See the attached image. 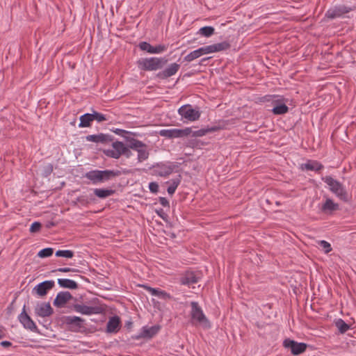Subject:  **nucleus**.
Segmentation results:
<instances>
[{
	"label": "nucleus",
	"mask_w": 356,
	"mask_h": 356,
	"mask_svg": "<svg viewBox=\"0 0 356 356\" xmlns=\"http://www.w3.org/2000/svg\"><path fill=\"white\" fill-rule=\"evenodd\" d=\"M128 170H92L85 173L84 177L93 185H97L113 180L122 174H127Z\"/></svg>",
	"instance_id": "obj_1"
},
{
	"label": "nucleus",
	"mask_w": 356,
	"mask_h": 356,
	"mask_svg": "<svg viewBox=\"0 0 356 356\" xmlns=\"http://www.w3.org/2000/svg\"><path fill=\"white\" fill-rule=\"evenodd\" d=\"M191 322L193 325H199L204 328H209L211 324L208 318L206 317L202 307L199 303L195 301L191 302Z\"/></svg>",
	"instance_id": "obj_2"
},
{
	"label": "nucleus",
	"mask_w": 356,
	"mask_h": 356,
	"mask_svg": "<svg viewBox=\"0 0 356 356\" xmlns=\"http://www.w3.org/2000/svg\"><path fill=\"white\" fill-rule=\"evenodd\" d=\"M167 63L164 58H141L137 61V65L139 69L145 71H155L161 69Z\"/></svg>",
	"instance_id": "obj_3"
},
{
	"label": "nucleus",
	"mask_w": 356,
	"mask_h": 356,
	"mask_svg": "<svg viewBox=\"0 0 356 356\" xmlns=\"http://www.w3.org/2000/svg\"><path fill=\"white\" fill-rule=\"evenodd\" d=\"M321 179L329 186L330 191L338 198L343 201L348 200L347 192L341 183L333 179L331 176L322 177Z\"/></svg>",
	"instance_id": "obj_4"
},
{
	"label": "nucleus",
	"mask_w": 356,
	"mask_h": 356,
	"mask_svg": "<svg viewBox=\"0 0 356 356\" xmlns=\"http://www.w3.org/2000/svg\"><path fill=\"white\" fill-rule=\"evenodd\" d=\"M129 147L138 152L137 159L139 163L146 161L149 155L147 145L142 141L131 138L129 140Z\"/></svg>",
	"instance_id": "obj_5"
},
{
	"label": "nucleus",
	"mask_w": 356,
	"mask_h": 356,
	"mask_svg": "<svg viewBox=\"0 0 356 356\" xmlns=\"http://www.w3.org/2000/svg\"><path fill=\"white\" fill-rule=\"evenodd\" d=\"M178 113L181 119L186 121L194 122L197 120L201 113L199 108H193L191 104H184L178 109Z\"/></svg>",
	"instance_id": "obj_6"
},
{
	"label": "nucleus",
	"mask_w": 356,
	"mask_h": 356,
	"mask_svg": "<svg viewBox=\"0 0 356 356\" xmlns=\"http://www.w3.org/2000/svg\"><path fill=\"white\" fill-rule=\"evenodd\" d=\"M63 322L68 329L74 332H80L85 329V320L75 316H65L63 317Z\"/></svg>",
	"instance_id": "obj_7"
},
{
	"label": "nucleus",
	"mask_w": 356,
	"mask_h": 356,
	"mask_svg": "<svg viewBox=\"0 0 356 356\" xmlns=\"http://www.w3.org/2000/svg\"><path fill=\"white\" fill-rule=\"evenodd\" d=\"M230 48V44L227 41L219 43L212 44L210 45L202 47L196 49L199 58L204 54L219 52L227 50Z\"/></svg>",
	"instance_id": "obj_8"
},
{
	"label": "nucleus",
	"mask_w": 356,
	"mask_h": 356,
	"mask_svg": "<svg viewBox=\"0 0 356 356\" xmlns=\"http://www.w3.org/2000/svg\"><path fill=\"white\" fill-rule=\"evenodd\" d=\"M191 134V128L186 127L184 129H161L159 131L161 136L167 138H183L190 136Z\"/></svg>",
	"instance_id": "obj_9"
},
{
	"label": "nucleus",
	"mask_w": 356,
	"mask_h": 356,
	"mask_svg": "<svg viewBox=\"0 0 356 356\" xmlns=\"http://www.w3.org/2000/svg\"><path fill=\"white\" fill-rule=\"evenodd\" d=\"M285 348L289 349L293 355H298L306 350L307 345L303 342H297L290 339H286L283 341Z\"/></svg>",
	"instance_id": "obj_10"
},
{
	"label": "nucleus",
	"mask_w": 356,
	"mask_h": 356,
	"mask_svg": "<svg viewBox=\"0 0 356 356\" xmlns=\"http://www.w3.org/2000/svg\"><path fill=\"white\" fill-rule=\"evenodd\" d=\"M178 165L175 163H161L154 167V172L156 175L160 177H168L172 173Z\"/></svg>",
	"instance_id": "obj_11"
},
{
	"label": "nucleus",
	"mask_w": 356,
	"mask_h": 356,
	"mask_svg": "<svg viewBox=\"0 0 356 356\" xmlns=\"http://www.w3.org/2000/svg\"><path fill=\"white\" fill-rule=\"evenodd\" d=\"M18 320L25 329L32 332H36L38 327L35 322L28 315L26 310V305H24L22 312L18 316Z\"/></svg>",
	"instance_id": "obj_12"
},
{
	"label": "nucleus",
	"mask_w": 356,
	"mask_h": 356,
	"mask_svg": "<svg viewBox=\"0 0 356 356\" xmlns=\"http://www.w3.org/2000/svg\"><path fill=\"white\" fill-rule=\"evenodd\" d=\"M353 10V8L344 5H338L330 8L325 13V16L331 19L343 17L345 14Z\"/></svg>",
	"instance_id": "obj_13"
},
{
	"label": "nucleus",
	"mask_w": 356,
	"mask_h": 356,
	"mask_svg": "<svg viewBox=\"0 0 356 356\" xmlns=\"http://www.w3.org/2000/svg\"><path fill=\"white\" fill-rule=\"evenodd\" d=\"M73 307L76 312L84 315L99 314L104 312V309L101 306L92 307L81 304H75Z\"/></svg>",
	"instance_id": "obj_14"
},
{
	"label": "nucleus",
	"mask_w": 356,
	"mask_h": 356,
	"mask_svg": "<svg viewBox=\"0 0 356 356\" xmlns=\"http://www.w3.org/2000/svg\"><path fill=\"white\" fill-rule=\"evenodd\" d=\"M200 279V273L195 271H186L179 278V283L181 285L190 286L196 284Z\"/></svg>",
	"instance_id": "obj_15"
},
{
	"label": "nucleus",
	"mask_w": 356,
	"mask_h": 356,
	"mask_svg": "<svg viewBox=\"0 0 356 356\" xmlns=\"http://www.w3.org/2000/svg\"><path fill=\"white\" fill-rule=\"evenodd\" d=\"M55 286L54 280H45L39 283L33 289V293H35L38 296L43 297L47 295L48 291Z\"/></svg>",
	"instance_id": "obj_16"
},
{
	"label": "nucleus",
	"mask_w": 356,
	"mask_h": 356,
	"mask_svg": "<svg viewBox=\"0 0 356 356\" xmlns=\"http://www.w3.org/2000/svg\"><path fill=\"white\" fill-rule=\"evenodd\" d=\"M34 310L36 316L42 318L50 316L54 312L49 302H38Z\"/></svg>",
	"instance_id": "obj_17"
},
{
	"label": "nucleus",
	"mask_w": 356,
	"mask_h": 356,
	"mask_svg": "<svg viewBox=\"0 0 356 356\" xmlns=\"http://www.w3.org/2000/svg\"><path fill=\"white\" fill-rule=\"evenodd\" d=\"M180 68V65L176 63H171L168 67L159 72L157 77L161 79H165L175 75Z\"/></svg>",
	"instance_id": "obj_18"
},
{
	"label": "nucleus",
	"mask_w": 356,
	"mask_h": 356,
	"mask_svg": "<svg viewBox=\"0 0 356 356\" xmlns=\"http://www.w3.org/2000/svg\"><path fill=\"white\" fill-rule=\"evenodd\" d=\"M72 298V296L69 291H60L56 295L54 305L61 308Z\"/></svg>",
	"instance_id": "obj_19"
},
{
	"label": "nucleus",
	"mask_w": 356,
	"mask_h": 356,
	"mask_svg": "<svg viewBox=\"0 0 356 356\" xmlns=\"http://www.w3.org/2000/svg\"><path fill=\"white\" fill-rule=\"evenodd\" d=\"M87 141L93 142L95 143H107L112 140V136L105 134L88 135L86 137Z\"/></svg>",
	"instance_id": "obj_20"
},
{
	"label": "nucleus",
	"mask_w": 356,
	"mask_h": 356,
	"mask_svg": "<svg viewBox=\"0 0 356 356\" xmlns=\"http://www.w3.org/2000/svg\"><path fill=\"white\" fill-rule=\"evenodd\" d=\"M160 330L159 325H154L152 327L144 326L140 330L137 338H146L150 339L156 335Z\"/></svg>",
	"instance_id": "obj_21"
},
{
	"label": "nucleus",
	"mask_w": 356,
	"mask_h": 356,
	"mask_svg": "<svg viewBox=\"0 0 356 356\" xmlns=\"http://www.w3.org/2000/svg\"><path fill=\"white\" fill-rule=\"evenodd\" d=\"M120 327V319L118 316H112L109 318L106 325V332L108 333H117Z\"/></svg>",
	"instance_id": "obj_22"
},
{
	"label": "nucleus",
	"mask_w": 356,
	"mask_h": 356,
	"mask_svg": "<svg viewBox=\"0 0 356 356\" xmlns=\"http://www.w3.org/2000/svg\"><path fill=\"white\" fill-rule=\"evenodd\" d=\"M324 166L318 161L308 160L305 163L302 165V169L306 170H311L318 172L323 169Z\"/></svg>",
	"instance_id": "obj_23"
},
{
	"label": "nucleus",
	"mask_w": 356,
	"mask_h": 356,
	"mask_svg": "<svg viewBox=\"0 0 356 356\" xmlns=\"http://www.w3.org/2000/svg\"><path fill=\"white\" fill-rule=\"evenodd\" d=\"M339 209V204L334 203L330 198H327L325 202L322 204L321 210L324 213H332Z\"/></svg>",
	"instance_id": "obj_24"
},
{
	"label": "nucleus",
	"mask_w": 356,
	"mask_h": 356,
	"mask_svg": "<svg viewBox=\"0 0 356 356\" xmlns=\"http://www.w3.org/2000/svg\"><path fill=\"white\" fill-rule=\"evenodd\" d=\"M93 193L97 197L105 199L113 195L115 193V191L110 188H96L93 189Z\"/></svg>",
	"instance_id": "obj_25"
},
{
	"label": "nucleus",
	"mask_w": 356,
	"mask_h": 356,
	"mask_svg": "<svg viewBox=\"0 0 356 356\" xmlns=\"http://www.w3.org/2000/svg\"><path fill=\"white\" fill-rule=\"evenodd\" d=\"M58 284L65 289H76L78 288V284L75 281L67 278L58 279Z\"/></svg>",
	"instance_id": "obj_26"
},
{
	"label": "nucleus",
	"mask_w": 356,
	"mask_h": 356,
	"mask_svg": "<svg viewBox=\"0 0 356 356\" xmlns=\"http://www.w3.org/2000/svg\"><path fill=\"white\" fill-rule=\"evenodd\" d=\"M181 180V176L178 175L176 178H174L171 179L170 181H168L167 183H170V186H168L167 191L169 195H172L178 187V186L180 184Z\"/></svg>",
	"instance_id": "obj_27"
},
{
	"label": "nucleus",
	"mask_w": 356,
	"mask_h": 356,
	"mask_svg": "<svg viewBox=\"0 0 356 356\" xmlns=\"http://www.w3.org/2000/svg\"><path fill=\"white\" fill-rule=\"evenodd\" d=\"M79 127H89L91 125V122L93 121L90 113H85L80 116Z\"/></svg>",
	"instance_id": "obj_28"
},
{
	"label": "nucleus",
	"mask_w": 356,
	"mask_h": 356,
	"mask_svg": "<svg viewBox=\"0 0 356 356\" xmlns=\"http://www.w3.org/2000/svg\"><path fill=\"white\" fill-rule=\"evenodd\" d=\"M289 111V107L286 105V102H283L281 104L277 105L271 109V112L274 115H284Z\"/></svg>",
	"instance_id": "obj_29"
},
{
	"label": "nucleus",
	"mask_w": 356,
	"mask_h": 356,
	"mask_svg": "<svg viewBox=\"0 0 356 356\" xmlns=\"http://www.w3.org/2000/svg\"><path fill=\"white\" fill-rule=\"evenodd\" d=\"M334 325L341 334L345 333L350 329V325L347 324L343 319L338 318L334 321Z\"/></svg>",
	"instance_id": "obj_30"
},
{
	"label": "nucleus",
	"mask_w": 356,
	"mask_h": 356,
	"mask_svg": "<svg viewBox=\"0 0 356 356\" xmlns=\"http://www.w3.org/2000/svg\"><path fill=\"white\" fill-rule=\"evenodd\" d=\"M112 147L115 149L116 153L120 157L126 149V145L123 142L115 141L112 143Z\"/></svg>",
	"instance_id": "obj_31"
},
{
	"label": "nucleus",
	"mask_w": 356,
	"mask_h": 356,
	"mask_svg": "<svg viewBox=\"0 0 356 356\" xmlns=\"http://www.w3.org/2000/svg\"><path fill=\"white\" fill-rule=\"evenodd\" d=\"M215 29L213 27L210 26H207L202 27L199 29L198 33L201 34L202 35L209 38L214 33Z\"/></svg>",
	"instance_id": "obj_32"
},
{
	"label": "nucleus",
	"mask_w": 356,
	"mask_h": 356,
	"mask_svg": "<svg viewBox=\"0 0 356 356\" xmlns=\"http://www.w3.org/2000/svg\"><path fill=\"white\" fill-rule=\"evenodd\" d=\"M74 252L70 250H58L56 252L55 255L56 257L72 258L74 257Z\"/></svg>",
	"instance_id": "obj_33"
},
{
	"label": "nucleus",
	"mask_w": 356,
	"mask_h": 356,
	"mask_svg": "<svg viewBox=\"0 0 356 356\" xmlns=\"http://www.w3.org/2000/svg\"><path fill=\"white\" fill-rule=\"evenodd\" d=\"M54 253V249L52 248H46L40 250L38 253V257L40 258H46L51 257Z\"/></svg>",
	"instance_id": "obj_34"
},
{
	"label": "nucleus",
	"mask_w": 356,
	"mask_h": 356,
	"mask_svg": "<svg viewBox=\"0 0 356 356\" xmlns=\"http://www.w3.org/2000/svg\"><path fill=\"white\" fill-rule=\"evenodd\" d=\"M318 243L325 254L330 252L332 250L330 243L325 240H321Z\"/></svg>",
	"instance_id": "obj_35"
},
{
	"label": "nucleus",
	"mask_w": 356,
	"mask_h": 356,
	"mask_svg": "<svg viewBox=\"0 0 356 356\" xmlns=\"http://www.w3.org/2000/svg\"><path fill=\"white\" fill-rule=\"evenodd\" d=\"M155 296L164 300H168L172 299V296L170 293H167L165 291L161 290L160 289H158Z\"/></svg>",
	"instance_id": "obj_36"
},
{
	"label": "nucleus",
	"mask_w": 356,
	"mask_h": 356,
	"mask_svg": "<svg viewBox=\"0 0 356 356\" xmlns=\"http://www.w3.org/2000/svg\"><path fill=\"white\" fill-rule=\"evenodd\" d=\"M138 47L142 51H145L149 54H152L153 46H152L149 42L145 41L140 42Z\"/></svg>",
	"instance_id": "obj_37"
},
{
	"label": "nucleus",
	"mask_w": 356,
	"mask_h": 356,
	"mask_svg": "<svg viewBox=\"0 0 356 356\" xmlns=\"http://www.w3.org/2000/svg\"><path fill=\"white\" fill-rule=\"evenodd\" d=\"M90 114L92 115V120H97L98 122L107 120V118L105 115L98 113L97 111H93V113Z\"/></svg>",
	"instance_id": "obj_38"
},
{
	"label": "nucleus",
	"mask_w": 356,
	"mask_h": 356,
	"mask_svg": "<svg viewBox=\"0 0 356 356\" xmlns=\"http://www.w3.org/2000/svg\"><path fill=\"white\" fill-rule=\"evenodd\" d=\"M54 170V167L51 163H48L42 168V175L45 177L49 176Z\"/></svg>",
	"instance_id": "obj_39"
},
{
	"label": "nucleus",
	"mask_w": 356,
	"mask_h": 356,
	"mask_svg": "<svg viewBox=\"0 0 356 356\" xmlns=\"http://www.w3.org/2000/svg\"><path fill=\"white\" fill-rule=\"evenodd\" d=\"M198 58H199V56H198V54H197V53L196 51V49H195V50L191 51V53H189L188 55H186L184 57V60L185 61H186V62L190 63V62H191V61H193L195 59Z\"/></svg>",
	"instance_id": "obj_40"
},
{
	"label": "nucleus",
	"mask_w": 356,
	"mask_h": 356,
	"mask_svg": "<svg viewBox=\"0 0 356 356\" xmlns=\"http://www.w3.org/2000/svg\"><path fill=\"white\" fill-rule=\"evenodd\" d=\"M273 99H272L270 104L273 106V107L281 104L283 102H286L285 99L283 97L279 96V95H274Z\"/></svg>",
	"instance_id": "obj_41"
},
{
	"label": "nucleus",
	"mask_w": 356,
	"mask_h": 356,
	"mask_svg": "<svg viewBox=\"0 0 356 356\" xmlns=\"http://www.w3.org/2000/svg\"><path fill=\"white\" fill-rule=\"evenodd\" d=\"M208 133V131L205 129H200L196 131H193L191 129V135L193 137H202L205 136Z\"/></svg>",
	"instance_id": "obj_42"
},
{
	"label": "nucleus",
	"mask_w": 356,
	"mask_h": 356,
	"mask_svg": "<svg viewBox=\"0 0 356 356\" xmlns=\"http://www.w3.org/2000/svg\"><path fill=\"white\" fill-rule=\"evenodd\" d=\"M167 50V46L164 44H159L153 47L152 54H161Z\"/></svg>",
	"instance_id": "obj_43"
},
{
	"label": "nucleus",
	"mask_w": 356,
	"mask_h": 356,
	"mask_svg": "<svg viewBox=\"0 0 356 356\" xmlns=\"http://www.w3.org/2000/svg\"><path fill=\"white\" fill-rule=\"evenodd\" d=\"M104 152L108 157H111V158H113V159H119L120 158V156L116 153L115 149L114 148H113L111 149L104 150Z\"/></svg>",
	"instance_id": "obj_44"
},
{
	"label": "nucleus",
	"mask_w": 356,
	"mask_h": 356,
	"mask_svg": "<svg viewBox=\"0 0 356 356\" xmlns=\"http://www.w3.org/2000/svg\"><path fill=\"white\" fill-rule=\"evenodd\" d=\"M41 228V223L39 222H33L29 229V231L32 233L38 232Z\"/></svg>",
	"instance_id": "obj_45"
},
{
	"label": "nucleus",
	"mask_w": 356,
	"mask_h": 356,
	"mask_svg": "<svg viewBox=\"0 0 356 356\" xmlns=\"http://www.w3.org/2000/svg\"><path fill=\"white\" fill-rule=\"evenodd\" d=\"M55 271H58V272H61V273H69V272H79V270L76 269V268L63 267V268H59L54 270V272H55Z\"/></svg>",
	"instance_id": "obj_46"
},
{
	"label": "nucleus",
	"mask_w": 356,
	"mask_h": 356,
	"mask_svg": "<svg viewBox=\"0 0 356 356\" xmlns=\"http://www.w3.org/2000/svg\"><path fill=\"white\" fill-rule=\"evenodd\" d=\"M149 189L150 192L156 193L159 191V184L156 182H150L149 184Z\"/></svg>",
	"instance_id": "obj_47"
},
{
	"label": "nucleus",
	"mask_w": 356,
	"mask_h": 356,
	"mask_svg": "<svg viewBox=\"0 0 356 356\" xmlns=\"http://www.w3.org/2000/svg\"><path fill=\"white\" fill-rule=\"evenodd\" d=\"M142 287L143 289H145L146 291H147L148 292H149L151 293V295L154 296H156L157 290H158V289L152 288V287L149 286L145 284L142 285Z\"/></svg>",
	"instance_id": "obj_48"
},
{
	"label": "nucleus",
	"mask_w": 356,
	"mask_h": 356,
	"mask_svg": "<svg viewBox=\"0 0 356 356\" xmlns=\"http://www.w3.org/2000/svg\"><path fill=\"white\" fill-rule=\"evenodd\" d=\"M274 97V95H265L262 97L260 98V102H270L271 103V101L272 99H273Z\"/></svg>",
	"instance_id": "obj_49"
},
{
	"label": "nucleus",
	"mask_w": 356,
	"mask_h": 356,
	"mask_svg": "<svg viewBox=\"0 0 356 356\" xmlns=\"http://www.w3.org/2000/svg\"><path fill=\"white\" fill-rule=\"evenodd\" d=\"M159 203L164 207H170L169 202L165 197H159Z\"/></svg>",
	"instance_id": "obj_50"
},
{
	"label": "nucleus",
	"mask_w": 356,
	"mask_h": 356,
	"mask_svg": "<svg viewBox=\"0 0 356 356\" xmlns=\"http://www.w3.org/2000/svg\"><path fill=\"white\" fill-rule=\"evenodd\" d=\"M156 213L157 215L161 217L163 220H165L167 218L166 213L164 212L163 209H159L156 210Z\"/></svg>",
	"instance_id": "obj_51"
},
{
	"label": "nucleus",
	"mask_w": 356,
	"mask_h": 356,
	"mask_svg": "<svg viewBox=\"0 0 356 356\" xmlns=\"http://www.w3.org/2000/svg\"><path fill=\"white\" fill-rule=\"evenodd\" d=\"M130 149L131 148L129 147V145L127 146H126V149L123 152L122 155L125 156L127 158L131 157V156L132 155V153H131Z\"/></svg>",
	"instance_id": "obj_52"
},
{
	"label": "nucleus",
	"mask_w": 356,
	"mask_h": 356,
	"mask_svg": "<svg viewBox=\"0 0 356 356\" xmlns=\"http://www.w3.org/2000/svg\"><path fill=\"white\" fill-rule=\"evenodd\" d=\"M0 345L3 348H8L12 346V343L8 341H3L0 343Z\"/></svg>",
	"instance_id": "obj_53"
},
{
	"label": "nucleus",
	"mask_w": 356,
	"mask_h": 356,
	"mask_svg": "<svg viewBox=\"0 0 356 356\" xmlns=\"http://www.w3.org/2000/svg\"><path fill=\"white\" fill-rule=\"evenodd\" d=\"M56 225V223L53 221H49L46 223V227L50 229Z\"/></svg>",
	"instance_id": "obj_54"
},
{
	"label": "nucleus",
	"mask_w": 356,
	"mask_h": 356,
	"mask_svg": "<svg viewBox=\"0 0 356 356\" xmlns=\"http://www.w3.org/2000/svg\"><path fill=\"white\" fill-rule=\"evenodd\" d=\"M206 130L208 131V133L209 132H213V131H216L218 129V128L217 127H212L211 128H207V129H205Z\"/></svg>",
	"instance_id": "obj_55"
},
{
	"label": "nucleus",
	"mask_w": 356,
	"mask_h": 356,
	"mask_svg": "<svg viewBox=\"0 0 356 356\" xmlns=\"http://www.w3.org/2000/svg\"><path fill=\"white\" fill-rule=\"evenodd\" d=\"M5 337V333L3 332V328L0 327V339Z\"/></svg>",
	"instance_id": "obj_56"
},
{
	"label": "nucleus",
	"mask_w": 356,
	"mask_h": 356,
	"mask_svg": "<svg viewBox=\"0 0 356 356\" xmlns=\"http://www.w3.org/2000/svg\"><path fill=\"white\" fill-rule=\"evenodd\" d=\"M77 200H78V201H79V202H82V201H83V197H78V199H77Z\"/></svg>",
	"instance_id": "obj_57"
},
{
	"label": "nucleus",
	"mask_w": 356,
	"mask_h": 356,
	"mask_svg": "<svg viewBox=\"0 0 356 356\" xmlns=\"http://www.w3.org/2000/svg\"><path fill=\"white\" fill-rule=\"evenodd\" d=\"M207 59H208L207 58H202V59L201 60V61H202H202H205V60H207Z\"/></svg>",
	"instance_id": "obj_58"
},
{
	"label": "nucleus",
	"mask_w": 356,
	"mask_h": 356,
	"mask_svg": "<svg viewBox=\"0 0 356 356\" xmlns=\"http://www.w3.org/2000/svg\"><path fill=\"white\" fill-rule=\"evenodd\" d=\"M117 130H118V131H124V130H122V129H117Z\"/></svg>",
	"instance_id": "obj_59"
}]
</instances>
